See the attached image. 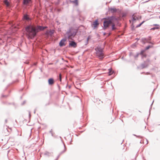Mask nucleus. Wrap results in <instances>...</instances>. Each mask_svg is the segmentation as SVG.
<instances>
[{
    "label": "nucleus",
    "mask_w": 160,
    "mask_h": 160,
    "mask_svg": "<svg viewBox=\"0 0 160 160\" xmlns=\"http://www.w3.org/2000/svg\"><path fill=\"white\" fill-rule=\"evenodd\" d=\"M64 150L63 151H62V152H61L59 154V155H58V156L57 158V159H56V160H57L58 158H59L61 154H62V153H64V152H65V151H66V148H65V145L64 144Z\"/></svg>",
    "instance_id": "2eb2a0df"
},
{
    "label": "nucleus",
    "mask_w": 160,
    "mask_h": 160,
    "mask_svg": "<svg viewBox=\"0 0 160 160\" xmlns=\"http://www.w3.org/2000/svg\"><path fill=\"white\" fill-rule=\"evenodd\" d=\"M149 74V72H147V73H146V74H147V75H148V74Z\"/></svg>",
    "instance_id": "2f4dec72"
},
{
    "label": "nucleus",
    "mask_w": 160,
    "mask_h": 160,
    "mask_svg": "<svg viewBox=\"0 0 160 160\" xmlns=\"http://www.w3.org/2000/svg\"><path fill=\"white\" fill-rule=\"evenodd\" d=\"M23 18L24 19L28 21L30 20V18L28 16V15L27 14L24 15Z\"/></svg>",
    "instance_id": "f3484780"
},
{
    "label": "nucleus",
    "mask_w": 160,
    "mask_h": 160,
    "mask_svg": "<svg viewBox=\"0 0 160 160\" xmlns=\"http://www.w3.org/2000/svg\"><path fill=\"white\" fill-rule=\"evenodd\" d=\"M99 23L98 22V20H96L94 22H93V25L94 26V28H96L98 25Z\"/></svg>",
    "instance_id": "f8f14e48"
},
{
    "label": "nucleus",
    "mask_w": 160,
    "mask_h": 160,
    "mask_svg": "<svg viewBox=\"0 0 160 160\" xmlns=\"http://www.w3.org/2000/svg\"><path fill=\"white\" fill-rule=\"evenodd\" d=\"M149 60H147L145 62L141 64V66L142 68H146L148 67V62Z\"/></svg>",
    "instance_id": "0eeeda50"
},
{
    "label": "nucleus",
    "mask_w": 160,
    "mask_h": 160,
    "mask_svg": "<svg viewBox=\"0 0 160 160\" xmlns=\"http://www.w3.org/2000/svg\"><path fill=\"white\" fill-rule=\"evenodd\" d=\"M29 116H30V113L29 112Z\"/></svg>",
    "instance_id": "4c0bfd02"
},
{
    "label": "nucleus",
    "mask_w": 160,
    "mask_h": 160,
    "mask_svg": "<svg viewBox=\"0 0 160 160\" xmlns=\"http://www.w3.org/2000/svg\"><path fill=\"white\" fill-rule=\"evenodd\" d=\"M54 31L53 30H51L49 32H48V33L50 35H52Z\"/></svg>",
    "instance_id": "412c9836"
},
{
    "label": "nucleus",
    "mask_w": 160,
    "mask_h": 160,
    "mask_svg": "<svg viewBox=\"0 0 160 160\" xmlns=\"http://www.w3.org/2000/svg\"><path fill=\"white\" fill-rule=\"evenodd\" d=\"M159 18L160 19V16H159Z\"/></svg>",
    "instance_id": "58836bf2"
},
{
    "label": "nucleus",
    "mask_w": 160,
    "mask_h": 160,
    "mask_svg": "<svg viewBox=\"0 0 160 160\" xmlns=\"http://www.w3.org/2000/svg\"><path fill=\"white\" fill-rule=\"evenodd\" d=\"M48 84L49 85H52L54 83V81L52 78H50L48 80Z\"/></svg>",
    "instance_id": "1a4fd4ad"
},
{
    "label": "nucleus",
    "mask_w": 160,
    "mask_h": 160,
    "mask_svg": "<svg viewBox=\"0 0 160 160\" xmlns=\"http://www.w3.org/2000/svg\"><path fill=\"white\" fill-rule=\"evenodd\" d=\"M138 55H139V54L138 53H137L136 55L134 56V58H137L138 57Z\"/></svg>",
    "instance_id": "bb28decb"
},
{
    "label": "nucleus",
    "mask_w": 160,
    "mask_h": 160,
    "mask_svg": "<svg viewBox=\"0 0 160 160\" xmlns=\"http://www.w3.org/2000/svg\"><path fill=\"white\" fill-rule=\"evenodd\" d=\"M88 43H87V41H86V44H88Z\"/></svg>",
    "instance_id": "473e14b6"
},
{
    "label": "nucleus",
    "mask_w": 160,
    "mask_h": 160,
    "mask_svg": "<svg viewBox=\"0 0 160 160\" xmlns=\"http://www.w3.org/2000/svg\"><path fill=\"white\" fill-rule=\"evenodd\" d=\"M151 37L149 36L147 38H143L141 39V42L144 44L146 43H149L150 41L151 40Z\"/></svg>",
    "instance_id": "39448f33"
},
{
    "label": "nucleus",
    "mask_w": 160,
    "mask_h": 160,
    "mask_svg": "<svg viewBox=\"0 0 160 160\" xmlns=\"http://www.w3.org/2000/svg\"><path fill=\"white\" fill-rule=\"evenodd\" d=\"M66 41L65 39H62L60 42L59 43V45L60 47H62L63 46H65V42Z\"/></svg>",
    "instance_id": "6e6552de"
},
{
    "label": "nucleus",
    "mask_w": 160,
    "mask_h": 160,
    "mask_svg": "<svg viewBox=\"0 0 160 160\" xmlns=\"http://www.w3.org/2000/svg\"><path fill=\"white\" fill-rule=\"evenodd\" d=\"M59 80L60 82H61L62 81V75L60 73L59 75Z\"/></svg>",
    "instance_id": "b1692460"
},
{
    "label": "nucleus",
    "mask_w": 160,
    "mask_h": 160,
    "mask_svg": "<svg viewBox=\"0 0 160 160\" xmlns=\"http://www.w3.org/2000/svg\"><path fill=\"white\" fill-rule=\"evenodd\" d=\"M132 21H135L137 19H138V18L137 17H136L135 16H134V14H133L132 15Z\"/></svg>",
    "instance_id": "a211bd4d"
},
{
    "label": "nucleus",
    "mask_w": 160,
    "mask_h": 160,
    "mask_svg": "<svg viewBox=\"0 0 160 160\" xmlns=\"http://www.w3.org/2000/svg\"><path fill=\"white\" fill-rule=\"evenodd\" d=\"M153 46H152L148 45V46L146 47L145 48V50H147L153 47Z\"/></svg>",
    "instance_id": "aec40b11"
},
{
    "label": "nucleus",
    "mask_w": 160,
    "mask_h": 160,
    "mask_svg": "<svg viewBox=\"0 0 160 160\" xmlns=\"http://www.w3.org/2000/svg\"><path fill=\"white\" fill-rule=\"evenodd\" d=\"M35 112H36V110H34V113H35Z\"/></svg>",
    "instance_id": "72a5a7b5"
},
{
    "label": "nucleus",
    "mask_w": 160,
    "mask_h": 160,
    "mask_svg": "<svg viewBox=\"0 0 160 160\" xmlns=\"http://www.w3.org/2000/svg\"><path fill=\"white\" fill-rule=\"evenodd\" d=\"M44 154L45 155L49 156L50 155V153H49V152H46Z\"/></svg>",
    "instance_id": "393cba45"
},
{
    "label": "nucleus",
    "mask_w": 160,
    "mask_h": 160,
    "mask_svg": "<svg viewBox=\"0 0 160 160\" xmlns=\"http://www.w3.org/2000/svg\"><path fill=\"white\" fill-rule=\"evenodd\" d=\"M7 121H8V120L7 119L5 120V122L7 123Z\"/></svg>",
    "instance_id": "7c9ffc66"
},
{
    "label": "nucleus",
    "mask_w": 160,
    "mask_h": 160,
    "mask_svg": "<svg viewBox=\"0 0 160 160\" xmlns=\"http://www.w3.org/2000/svg\"><path fill=\"white\" fill-rule=\"evenodd\" d=\"M48 28L47 26L43 27L37 26V28L31 25H29L25 28L27 34L29 39H33L36 35L39 30L43 31Z\"/></svg>",
    "instance_id": "f257e3e1"
},
{
    "label": "nucleus",
    "mask_w": 160,
    "mask_h": 160,
    "mask_svg": "<svg viewBox=\"0 0 160 160\" xmlns=\"http://www.w3.org/2000/svg\"><path fill=\"white\" fill-rule=\"evenodd\" d=\"M24 103H25V101H24L23 102Z\"/></svg>",
    "instance_id": "ea45409f"
},
{
    "label": "nucleus",
    "mask_w": 160,
    "mask_h": 160,
    "mask_svg": "<svg viewBox=\"0 0 160 160\" xmlns=\"http://www.w3.org/2000/svg\"><path fill=\"white\" fill-rule=\"evenodd\" d=\"M69 88H71V86H69Z\"/></svg>",
    "instance_id": "f704fd0d"
},
{
    "label": "nucleus",
    "mask_w": 160,
    "mask_h": 160,
    "mask_svg": "<svg viewBox=\"0 0 160 160\" xmlns=\"http://www.w3.org/2000/svg\"><path fill=\"white\" fill-rule=\"evenodd\" d=\"M31 1V0H23V4L24 5L28 4Z\"/></svg>",
    "instance_id": "ddd939ff"
},
{
    "label": "nucleus",
    "mask_w": 160,
    "mask_h": 160,
    "mask_svg": "<svg viewBox=\"0 0 160 160\" xmlns=\"http://www.w3.org/2000/svg\"><path fill=\"white\" fill-rule=\"evenodd\" d=\"M96 56L100 59H102L104 57L103 49L100 47H97L95 49Z\"/></svg>",
    "instance_id": "20e7f679"
},
{
    "label": "nucleus",
    "mask_w": 160,
    "mask_h": 160,
    "mask_svg": "<svg viewBox=\"0 0 160 160\" xmlns=\"http://www.w3.org/2000/svg\"><path fill=\"white\" fill-rule=\"evenodd\" d=\"M49 132H50V133H51V134L52 136H53V133H52V130H51Z\"/></svg>",
    "instance_id": "c85d7f7f"
},
{
    "label": "nucleus",
    "mask_w": 160,
    "mask_h": 160,
    "mask_svg": "<svg viewBox=\"0 0 160 160\" xmlns=\"http://www.w3.org/2000/svg\"><path fill=\"white\" fill-rule=\"evenodd\" d=\"M90 38L89 37V36L88 38H87V43H88V40Z\"/></svg>",
    "instance_id": "c756f323"
},
{
    "label": "nucleus",
    "mask_w": 160,
    "mask_h": 160,
    "mask_svg": "<svg viewBox=\"0 0 160 160\" xmlns=\"http://www.w3.org/2000/svg\"><path fill=\"white\" fill-rule=\"evenodd\" d=\"M145 50H142L141 52H140V54L142 55L143 56L145 57V56L143 54L144 52H145Z\"/></svg>",
    "instance_id": "4be33fe9"
},
{
    "label": "nucleus",
    "mask_w": 160,
    "mask_h": 160,
    "mask_svg": "<svg viewBox=\"0 0 160 160\" xmlns=\"http://www.w3.org/2000/svg\"><path fill=\"white\" fill-rule=\"evenodd\" d=\"M78 32V29L71 28L66 32V35L69 39H72L76 35Z\"/></svg>",
    "instance_id": "7ed1b4c3"
},
{
    "label": "nucleus",
    "mask_w": 160,
    "mask_h": 160,
    "mask_svg": "<svg viewBox=\"0 0 160 160\" xmlns=\"http://www.w3.org/2000/svg\"><path fill=\"white\" fill-rule=\"evenodd\" d=\"M8 96V95H2V97L3 98H6Z\"/></svg>",
    "instance_id": "a878e982"
},
{
    "label": "nucleus",
    "mask_w": 160,
    "mask_h": 160,
    "mask_svg": "<svg viewBox=\"0 0 160 160\" xmlns=\"http://www.w3.org/2000/svg\"><path fill=\"white\" fill-rule=\"evenodd\" d=\"M154 26H155V27H153L151 29V30H154L155 29H157L159 28V25L158 24H154Z\"/></svg>",
    "instance_id": "4468645a"
},
{
    "label": "nucleus",
    "mask_w": 160,
    "mask_h": 160,
    "mask_svg": "<svg viewBox=\"0 0 160 160\" xmlns=\"http://www.w3.org/2000/svg\"><path fill=\"white\" fill-rule=\"evenodd\" d=\"M153 102H154V101H153V102L152 103L151 105L152 104H153Z\"/></svg>",
    "instance_id": "c9c22d12"
},
{
    "label": "nucleus",
    "mask_w": 160,
    "mask_h": 160,
    "mask_svg": "<svg viewBox=\"0 0 160 160\" xmlns=\"http://www.w3.org/2000/svg\"><path fill=\"white\" fill-rule=\"evenodd\" d=\"M77 46V43L74 41H71L69 44V47L75 48Z\"/></svg>",
    "instance_id": "423d86ee"
},
{
    "label": "nucleus",
    "mask_w": 160,
    "mask_h": 160,
    "mask_svg": "<svg viewBox=\"0 0 160 160\" xmlns=\"http://www.w3.org/2000/svg\"><path fill=\"white\" fill-rule=\"evenodd\" d=\"M111 34V33H110L109 34V35H110Z\"/></svg>",
    "instance_id": "e433bc0d"
},
{
    "label": "nucleus",
    "mask_w": 160,
    "mask_h": 160,
    "mask_svg": "<svg viewBox=\"0 0 160 160\" xmlns=\"http://www.w3.org/2000/svg\"><path fill=\"white\" fill-rule=\"evenodd\" d=\"M105 20L103 22L104 29H105L108 28L110 24H112V30L116 29L117 28L115 27V24L113 23L115 21L117 20L115 17L112 16L105 18Z\"/></svg>",
    "instance_id": "f03ea898"
},
{
    "label": "nucleus",
    "mask_w": 160,
    "mask_h": 160,
    "mask_svg": "<svg viewBox=\"0 0 160 160\" xmlns=\"http://www.w3.org/2000/svg\"><path fill=\"white\" fill-rule=\"evenodd\" d=\"M144 22V21H143L141 23H140L139 24L137 25L136 26V28H138L140 27L142 24Z\"/></svg>",
    "instance_id": "5701e85b"
},
{
    "label": "nucleus",
    "mask_w": 160,
    "mask_h": 160,
    "mask_svg": "<svg viewBox=\"0 0 160 160\" xmlns=\"http://www.w3.org/2000/svg\"><path fill=\"white\" fill-rule=\"evenodd\" d=\"M109 11L111 12L112 13H114L117 12V10L115 8H110L109 9Z\"/></svg>",
    "instance_id": "9d476101"
},
{
    "label": "nucleus",
    "mask_w": 160,
    "mask_h": 160,
    "mask_svg": "<svg viewBox=\"0 0 160 160\" xmlns=\"http://www.w3.org/2000/svg\"><path fill=\"white\" fill-rule=\"evenodd\" d=\"M70 2L74 4V5L75 6H78V0H74L73 1H71Z\"/></svg>",
    "instance_id": "9b49d317"
},
{
    "label": "nucleus",
    "mask_w": 160,
    "mask_h": 160,
    "mask_svg": "<svg viewBox=\"0 0 160 160\" xmlns=\"http://www.w3.org/2000/svg\"><path fill=\"white\" fill-rule=\"evenodd\" d=\"M113 71L112 70V69H109L108 73L109 75H111L113 73Z\"/></svg>",
    "instance_id": "6ab92c4d"
},
{
    "label": "nucleus",
    "mask_w": 160,
    "mask_h": 160,
    "mask_svg": "<svg viewBox=\"0 0 160 160\" xmlns=\"http://www.w3.org/2000/svg\"><path fill=\"white\" fill-rule=\"evenodd\" d=\"M139 137H140V138H142V137L141 136H139Z\"/></svg>",
    "instance_id": "a19ab883"
},
{
    "label": "nucleus",
    "mask_w": 160,
    "mask_h": 160,
    "mask_svg": "<svg viewBox=\"0 0 160 160\" xmlns=\"http://www.w3.org/2000/svg\"><path fill=\"white\" fill-rule=\"evenodd\" d=\"M4 3L7 7H9L10 6V3L8 0H5L4 1Z\"/></svg>",
    "instance_id": "dca6fc26"
},
{
    "label": "nucleus",
    "mask_w": 160,
    "mask_h": 160,
    "mask_svg": "<svg viewBox=\"0 0 160 160\" xmlns=\"http://www.w3.org/2000/svg\"><path fill=\"white\" fill-rule=\"evenodd\" d=\"M149 44H152V45H154V43L152 42H151L150 41Z\"/></svg>",
    "instance_id": "cd10ccee"
}]
</instances>
